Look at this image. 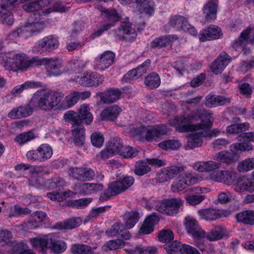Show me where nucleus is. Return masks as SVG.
<instances>
[{"mask_svg":"<svg viewBox=\"0 0 254 254\" xmlns=\"http://www.w3.org/2000/svg\"><path fill=\"white\" fill-rule=\"evenodd\" d=\"M123 144L122 140L119 137L111 139L106 146V148L100 152L101 157L108 158L113 155L118 154L121 151Z\"/></svg>","mask_w":254,"mask_h":254,"instance_id":"4468645a","label":"nucleus"},{"mask_svg":"<svg viewBox=\"0 0 254 254\" xmlns=\"http://www.w3.org/2000/svg\"><path fill=\"white\" fill-rule=\"evenodd\" d=\"M123 217L124 221V226L127 230L133 228L140 218L139 213L136 211L126 212Z\"/></svg>","mask_w":254,"mask_h":254,"instance_id":"473e14b6","label":"nucleus"},{"mask_svg":"<svg viewBox=\"0 0 254 254\" xmlns=\"http://www.w3.org/2000/svg\"><path fill=\"white\" fill-rule=\"evenodd\" d=\"M198 214L201 219L206 221H215L222 217H227L231 214V211L208 208L199 210Z\"/></svg>","mask_w":254,"mask_h":254,"instance_id":"0eeeda50","label":"nucleus"},{"mask_svg":"<svg viewBox=\"0 0 254 254\" xmlns=\"http://www.w3.org/2000/svg\"><path fill=\"white\" fill-rule=\"evenodd\" d=\"M42 162L49 159L53 154L52 148L47 144H41L38 147Z\"/></svg>","mask_w":254,"mask_h":254,"instance_id":"13d9d810","label":"nucleus"},{"mask_svg":"<svg viewBox=\"0 0 254 254\" xmlns=\"http://www.w3.org/2000/svg\"><path fill=\"white\" fill-rule=\"evenodd\" d=\"M121 92L118 89H111L101 94L100 100L105 104L112 103L118 100L121 97Z\"/></svg>","mask_w":254,"mask_h":254,"instance_id":"c85d7f7f","label":"nucleus"},{"mask_svg":"<svg viewBox=\"0 0 254 254\" xmlns=\"http://www.w3.org/2000/svg\"><path fill=\"white\" fill-rule=\"evenodd\" d=\"M237 222L250 226L254 225V210H244L235 215Z\"/></svg>","mask_w":254,"mask_h":254,"instance_id":"7c9ffc66","label":"nucleus"},{"mask_svg":"<svg viewBox=\"0 0 254 254\" xmlns=\"http://www.w3.org/2000/svg\"><path fill=\"white\" fill-rule=\"evenodd\" d=\"M230 61V57L226 53L222 52L211 64L210 68L212 71L216 74L221 73L228 65Z\"/></svg>","mask_w":254,"mask_h":254,"instance_id":"2eb2a0df","label":"nucleus"},{"mask_svg":"<svg viewBox=\"0 0 254 254\" xmlns=\"http://www.w3.org/2000/svg\"><path fill=\"white\" fill-rule=\"evenodd\" d=\"M68 173L70 178L83 182L93 180L95 175L92 169L86 167H70Z\"/></svg>","mask_w":254,"mask_h":254,"instance_id":"1a4fd4ad","label":"nucleus"},{"mask_svg":"<svg viewBox=\"0 0 254 254\" xmlns=\"http://www.w3.org/2000/svg\"><path fill=\"white\" fill-rule=\"evenodd\" d=\"M237 169L240 172L244 173L254 169V158L246 159L238 165Z\"/></svg>","mask_w":254,"mask_h":254,"instance_id":"864d4df0","label":"nucleus"},{"mask_svg":"<svg viewBox=\"0 0 254 254\" xmlns=\"http://www.w3.org/2000/svg\"><path fill=\"white\" fill-rule=\"evenodd\" d=\"M32 100L24 106H19L11 110L8 114V117L11 119H21L31 115L35 109L31 105Z\"/></svg>","mask_w":254,"mask_h":254,"instance_id":"6ab92c4d","label":"nucleus"},{"mask_svg":"<svg viewBox=\"0 0 254 254\" xmlns=\"http://www.w3.org/2000/svg\"><path fill=\"white\" fill-rule=\"evenodd\" d=\"M136 5V8L140 13H145L149 16L154 13L153 3L151 0H133Z\"/></svg>","mask_w":254,"mask_h":254,"instance_id":"cd10ccee","label":"nucleus"},{"mask_svg":"<svg viewBox=\"0 0 254 254\" xmlns=\"http://www.w3.org/2000/svg\"><path fill=\"white\" fill-rule=\"evenodd\" d=\"M211 123L210 126L204 128H201L199 130L200 135L203 136V137L216 136L219 134L220 131L216 128L212 129L210 131L209 129L212 126L213 120L212 119V114L211 115Z\"/></svg>","mask_w":254,"mask_h":254,"instance_id":"0e129e2a","label":"nucleus"},{"mask_svg":"<svg viewBox=\"0 0 254 254\" xmlns=\"http://www.w3.org/2000/svg\"><path fill=\"white\" fill-rule=\"evenodd\" d=\"M44 29L43 24L41 22L34 21L28 23L27 25L24 26V30L26 32L34 33L35 32H40Z\"/></svg>","mask_w":254,"mask_h":254,"instance_id":"bf43d9fd","label":"nucleus"},{"mask_svg":"<svg viewBox=\"0 0 254 254\" xmlns=\"http://www.w3.org/2000/svg\"><path fill=\"white\" fill-rule=\"evenodd\" d=\"M200 135L199 131L191 134L188 138L187 141V146L190 149H193L195 147H198L202 144V139Z\"/></svg>","mask_w":254,"mask_h":254,"instance_id":"8fccbe9b","label":"nucleus"},{"mask_svg":"<svg viewBox=\"0 0 254 254\" xmlns=\"http://www.w3.org/2000/svg\"><path fill=\"white\" fill-rule=\"evenodd\" d=\"M30 242L33 246L39 247L43 251L49 249L56 254L63 253L66 249V243L59 240L53 234H49L41 238H33L30 239Z\"/></svg>","mask_w":254,"mask_h":254,"instance_id":"f03ea898","label":"nucleus"},{"mask_svg":"<svg viewBox=\"0 0 254 254\" xmlns=\"http://www.w3.org/2000/svg\"><path fill=\"white\" fill-rule=\"evenodd\" d=\"M46 216V213L43 211H39L34 212L33 214V216L34 217V223H33V219H31L29 221V223L31 225L32 228H37L39 225V223L45 219Z\"/></svg>","mask_w":254,"mask_h":254,"instance_id":"69168bd1","label":"nucleus"},{"mask_svg":"<svg viewBox=\"0 0 254 254\" xmlns=\"http://www.w3.org/2000/svg\"><path fill=\"white\" fill-rule=\"evenodd\" d=\"M48 187L50 189L59 188L60 190L61 188H63L65 186L66 183L64 178L56 175L51 180L48 181Z\"/></svg>","mask_w":254,"mask_h":254,"instance_id":"6e6d98bb","label":"nucleus"},{"mask_svg":"<svg viewBox=\"0 0 254 254\" xmlns=\"http://www.w3.org/2000/svg\"><path fill=\"white\" fill-rule=\"evenodd\" d=\"M221 163L213 161L200 162L194 164L193 168L195 170L201 172H213L215 170L220 168Z\"/></svg>","mask_w":254,"mask_h":254,"instance_id":"c756f323","label":"nucleus"},{"mask_svg":"<svg viewBox=\"0 0 254 254\" xmlns=\"http://www.w3.org/2000/svg\"><path fill=\"white\" fill-rule=\"evenodd\" d=\"M150 136L151 141H152L155 137H159L162 135H165L169 131V128L168 126L165 125H155L153 126H149Z\"/></svg>","mask_w":254,"mask_h":254,"instance_id":"ea45409f","label":"nucleus"},{"mask_svg":"<svg viewBox=\"0 0 254 254\" xmlns=\"http://www.w3.org/2000/svg\"><path fill=\"white\" fill-rule=\"evenodd\" d=\"M46 71L49 76H59L62 73V61L57 58H45L44 60Z\"/></svg>","mask_w":254,"mask_h":254,"instance_id":"dca6fc26","label":"nucleus"},{"mask_svg":"<svg viewBox=\"0 0 254 254\" xmlns=\"http://www.w3.org/2000/svg\"><path fill=\"white\" fill-rule=\"evenodd\" d=\"M211 114L207 112L205 110H198L191 111L186 117L191 124L193 122L197 121L200 119L199 124H194V125H199L200 127L196 128V131L200 130L201 128L207 127L211 125Z\"/></svg>","mask_w":254,"mask_h":254,"instance_id":"39448f33","label":"nucleus"},{"mask_svg":"<svg viewBox=\"0 0 254 254\" xmlns=\"http://www.w3.org/2000/svg\"><path fill=\"white\" fill-rule=\"evenodd\" d=\"M224 235V231L221 226H215L208 233L206 238L210 241H216L222 239Z\"/></svg>","mask_w":254,"mask_h":254,"instance_id":"5fc2aeb1","label":"nucleus"},{"mask_svg":"<svg viewBox=\"0 0 254 254\" xmlns=\"http://www.w3.org/2000/svg\"><path fill=\"white\" fill-rule=\"evenodd\" d=\"M175 126L177 130L181 132L196 131L197 127H200L199 125L191 124L188 120L186 116L180 117L176 120Z\"/></svg>","mask_w":254,"mask_h":254,"instance_id":"b1692460","label":"nucleus"},{"mask_svg":"<svg viewBox=\"0 0 254 254\" xmlns=\"http://www.w3.org/2000/svg\"><path fill=\"white\" fill-rule=\"evenodd\" d=\"M121 111L120 108L118 106H112L104 109L100 114L103 120L114 121Z\"/></svg>","mask_w":254,"mask_h":254,"instance_id":"c9c22d12","label":"nucleus"},{"mask_svg":"<svg viewBox=\"0 0 254 254\" xmlns=\"http://www.w3.org/2000/svg\"><path fill=\"white\" fill-rule=\"evenodd\" d=\"M78 101V91H73L67 95L64 100L60 103V106L64 109H68L76 104Z\"/></svg>","mask_w":254,"mask_h":254,"instance_id":"58836bf2","label":"nucleus"},{"mask_svg":"<svg viewBox=\"0 0 254 254\" xmlns=\"http://www.w3.org/2000/svg\"><path fill=\"white\" fill-rule=\"evenodd\" d=\"M217 3L213 1H208L203 7V12L205 14V19L210 21L216 18Z\"/></svg>","mask_w":254,"mask_h":254,"instance_id":"e433bc0d","label":"nucleus"},{"mask_svg":"<svg viewBox=\"0 0 254 254\" xmlns=\"http://www.w3.org/2000/svg\"><path fill=\"white\" fill-rule=\"evenodd\" d=\"M120 150L121 151L118 154L124 158L134 157L138 154V151L136 149L129 146H123V144Z\"/></svg>","mask_w":254,"mask_h":254,"instance_id":"680f3d73","label":"nucleus"},{"mask_svg":"<svg viewBox=\"0 0 254 254\" xmlns=\"http://www.w3.org/2000/svg\"><path fill=\"white\" fill-rule=\"evenodd\" d=\"M151 171L147 161L140 160L136 162L134 166V173L138 176H143Z\"/></svg>","mask_w":254,"mask_h":254,"instance_id":"de8ad7c7","label":"nucleus"},{"mask_svg":"<svg viewBox=\"0 0 254 254\" xmlns=\"http://www.w3.org/2000/svg\"><path fill=\"white\" fill-rule=\"evenodd\" d=\"M120 150L121 151L118 154L124 158L134 157L138 154V151L136 149L129 146H123V144Z\"/></svg>","mask_w":254,"mask_h":254,"instance_id":"e2e57ef3","label":"nucleus"},{"mask_svg":"<svg viewBox=\"0 0 254 254\" xmlns=\"http://www.w3.org/2000/svg\"><path fill=\"white\" fill-rule=\"evenodd\" d=\"M251 33V29L247 28L244 30L241 34L238 40H236L233 44V47L235 50H238L239 49H243L244 53L247 55L250 53V49H244L243 48L249 39V36Z\"/></svg>","mask_w":254,"mask_h":254,"instance_id":"2f4dec72","label":"nucleus"},{"mask_svg":"<svg viewBox=\"0 0 254 254\" xmlns=\"http://www.w3.org/2000/svg\"><path fill=\"white\" fill-rule=\"evenodd\" d=\"M12 61L10 62V66L12 68L24 69L27 68V60L24 54H17L13 56Z\"/></svg>","mask_w":254,"mask_h":254,"instance_id":"a19ab883","label":"nucleus"},{"mask_svg":"<svg viewBox=\"0 0 254 254\" xmlns=\"http://www.w3.org/2000/svg\"><path fill=\"white\" fill-rule=\"evenodd\" d=\"M158 239L161 242L169 243L174 239V234L170 229L163 230L159 232Z\"/></svg>","mask_w":254,"mask_h":254,"instance_id":"338daca9","label":"nucleus"},{"mask_svg":"<svg viewBox=\"0 0 254 254\" xmlns=\"http://www.w3.org/2000/svg\"><path fill=\"white\" fill-rule=\"evenodd\" d=\"M134 182V179L133 177H125L122 180L110 183L108 186V191L111 195H117L130 188Z\"/></svg>","mask_w":254,"mask_h":254,"instance_id":"6e6552de","label":"nucleus"},{"mask_svg":"<svg viewBox=\"0 0 254 254\" xmlns=\"http://www.w3.org/2000/svg\"><path fill=\"white\" fill-rule=\"evenodd\" d=\"M96 8L102 12L101 15L110 22L115 23L121 19V16L114 9H107L101 5H97Z\"/></svg>","mask_w":254,"mask_h":254,"instance_id":"f704fd0d","label":"nucleus"},{"mask_svg":"<svg viewBox=\"0 0 254 254\" xmlns=\"http://www.w3.org/2000/svg\"><path fill=\"white\" fill-rule=\"evenodd\" d=\"M183 203V200L179 197L172 198L156 202L155 206L158 212L168 215H173L178 212Z\"/></svg>","mask_w":254,"mask_h":254,"instance_id":"20e7f679","label":"nucleus"},{"mask_svg":"<svg viewBox=\"0 0 254 254\" xmlns=\"http://www.w3.org/2000/svg\"><path fill=\"white\" fill-rule=\"evenodd\" d=\"M103 76L99 74L93 72L81 77L79 82L80 84L85 86H97L103 83Z\"/></svg>","mask_w":254,"mask_h":254,"instance_id":"5701e85b","label":"nucleus"},{"mask_svg":"<svg viewBox=\"0 0 254 254\" xmlns=\"http://www.w3.org/2000/svg\"><path fill=\"white\" fill-rule=\"evenodd\" d=\"M129 132L131 135L139 140L144 139L147 141H151L149 126L142 125L136 128H131Z\"/></svg>","mask_w":254,"mask_h":254,"instance_id":"393cba45","label":"nucleus"},{"mask_svg":"<svg viewBox=\"0 0 254 254\" xmlns=\"http://www.w3.org/2000/svg\"><path fill=\"white\" fill-rule=\"evenodd\" d=\"M230 102V100L224 96L209 95L206 97L205 105L209 108H212L213 107L223 106Z\"/></svg>","mask_w":254,"mask_h":254,"instance_id":"72a5a7b5","label":"nucleus"},{"mask_svg":"<svg viewBox=\"0 0 254 254\" xmlns=\"http://www.w3.org/2000/svg\"><path fill=\"white\" fill-rule=\"evenodd\" d=\"M222 35L221 29L217 26L211 25L206 29L202 30L199 35V38L201 42L206 40H212L219 38Z\"/></svg>","mask_w":254,"mask_h":254,"instance_id":"aec40b11","label":"nucleus"},{"mask_svg":"<svg viewBox=\"0 0 254 254\" xmlns=\"http://www.w3.org/2000/svg\"><path fill=\"white\" fill-rule=\"evenodd\" d=\"M196 181V179L190 173H186L179 175L173 182L171 189L173 192L183 190L190 185L195 183Z\"/></svg>","mask_w":254,"mask_h":254,"instance_id":"f8f14e48","label":"nucleus"},{"mask_svg":"<svg viewBox=\"0 0 254 254\" xmlns=\"http://www.w3.org/2000/svg\"><path fill=\"white\" fill-rule=\"evenodd\" d=\"M39 86V83L27 81L23 84L15 86L11 91V94L16 97L19 95L24 90L28 88H35Z\"/></svg>","mask_w":254,"mask_h":254,"instance_id":"09e8293b","label":"nucleus"},{"mask_svg":"<svg viewBox=\"0 0 254 254\" xmlns=\"http://www.w3.org/2000/svg\"><path fill=\"white\" fill-rule=\"evenodd\" d=\"M81 223L80 218H71L59 224V228L60 229H71L78 227Z\"/></svg>","mask_w":254,"mask_h":254,"instance_id":"4d7b16f0","label":"nucleus"},{"mask_svg":"<svg viewBox=\"0 0 254 254\" xmlns=\"http://www.w3.org/2000/svg\"><path fill=\"white\" fill-rule=\"evenodd\" d=\"M157 251V248L155 247L144 248L141 246H138L128 250V252L132 254H155Z\"/></svg>","mask_w":254,"mask_h":254,"instance_id":"3c124183","label":"nucleus"},{"mask_svg":"<svg viewBox=\"0 0 254 254\" xmlns=\"http://www.w3.org/2000/svg\"><path fill=\"white\" fill-rule=\"evenodd\" d=\"M170 25L178 30H182L186 32H189L190 34L195 36L197 31L195 28L190 25L187 18L181 15H175L172 16L170 20Z\"/></svg>","mask_w":254,"mask_h":254,"instance_id":"9d476101","label":"nucleus"},{"mask_svg":"<svg viewBox=\"0 0 254 254\" xmlns=\"http://www.w3.org/2000/svg\"><path fill=\"white\" fill-rule=\"evenodd\" d=\"M115 58V54L110 51L104 52L96 61V68L103 71L110 66L114 63Z\"/></svg>","mask_w":254,"mask_h":254,"instance_id":"f3484780","label":"nucleus"},{"mask_svg":"<svg viewBox=\"0 0 254 254\" xmlns=\"http://www.w3.org/2000/svg\"><path fill=\"white\" fill-rule=\"evenodd\" d=\"M240 143H235L232 144L230 148L231 151H249L253 149V146L251 143L249 142L240 141Z\"/></svg>","mask_w":254,"mask_h":254,"instance_id":"603ef678","label":"nucleus"},{"mask_svg":"<svg viewBox=\"0 0 254 254\" xmlns=\"http://www.w3.org/2000/svg\"><path fill=\"white\" fill-rule=\"evenodd\" d=\"M74 190L80 194L88 195L92 194L91 183H78L75 185Z\"/></svg>","mask_w":254,"mask_h":254,"instance_id":"774afa93","label":"nucleus"},{"mask_svg":"<svg viewBox=\"0 0 254 254\" xmlns=\"http://www.w3.org/2000/svg\"><path fill=\"white\" fill-rule=\"evenodd\" d=\"M96 248L84 244H76L72 246L70 251L72 254H94L93 250Z\"/></svg>","mask_w":254,"mask_h":254,"instance_id":"a18cd8bd","label":"nucleus"},{"mask_svg":"<svg viewBox=\"0 0 254 254\" xmlns=\"http://www.w3.org/2000/svg\"><path fill=\"white\" fill-rule=\"evenodd\" d=\"M72 127L71 131L75 144L78 146L83 145L85 140L84 127L82 125H72Z\"/></svg>","mask_w":254,"mask_h":254,"instance_id":"bb28decb","label":"nucleus"},{"mask_svg":"<svg viewBox=\"0 0 254 254\" xmlns=\"http://www.w3.org/2000/svg\"><path fill=\"white\" fill-rule=\"evenodd\" d=\"M158 145L164 150H175L179 148L181 146V144L177 140H168L159 143Z\"/></svg>","mask_w":254,"mask_h":254,"instance_id":"052dcab7","label":"nucleus"},{"mask_svg":"<svg viewBox=\"0 0 254 254\" xmlns=\"http://www.w3.org/2000/svg\"><path fill=\"white\" fill-rule=\"evenodd\" d=\"M64 97V94L62 92L39 90L31 98V105L35 111H50L59 105Z\"/></svg>","mask_w":254,"mask_h":254,"instance_id":"f257e3e1","label":"nucleus"},{"mask_svg":"<svg viewBox=\"0 0 254 254\" xmlns=\"http://www.w3.org/2000/svg\"><path fill=\"white\" fill-rule=\"evenodd\" d=\"M38 48L42 52H50L57 48L58 41L53 35H49L39 40L38 43Z\"/></svg>","mask_w":254,"mask_h":254,"instance_id":"4be33fe9","label":"nucleus"},{"mask_svg":"<svg viewBox=\"0 0 254 254\" xmlns=\"http://www.w3.org/2000/svg\"><path fill=\"white\" fill-rule=\"evenodd\" d=\"M106 234L110 237H117L119 238L128 240L130 238V233L120 223H116L106 231Z\"/></svg>","mask_w":254,"mask_h":254,"instance_id":"a211bd4d","label":"nucleus"},{"mask_svg":"<svg viewBox=\"0 0 254 254\" xmlns=\"http://www.w3.org/2000/svg\"><path fill=\"white\" fill-rule=\"evenodd\" d=\"M161 80L159 75L155 72H151L146 76L144 80L145 85L149 89L158 88L160 85Z\"/></svg>","mask_w":254,"mask_h":254,"instance_id":"c03bdc74","label":"nucleus"},{"mask_svg":"<svg viewBox=\"0 0 254 254\" xmlns=\"http://www.w3.org/2000/svg\"><path fill=\"white\" fill-rule=\"evenodd\" d=\"M87 105L83 104L79 107L78 112L72 110L66 112L64 115V119L66 122L72 125H90L93 121V117Z\"/></svg>","mask_w":254,"mask_h":254,"instance_id":"7ed1b4c3","label":"nucleus"},{"mask_svg":"<svg viewBox=\"0 0 254 254\" xmlns=\"http://www.w3.org/2000/svg\"><path fill=\"white\" fill-rule=\"evenodd\" d=\"M250 124L248 123L235 124L228 126L227 131L230 134H241L248 130Z\"/></svg>","mask_w":254,"mask_h":254,"instance_id":"49530a36","label":"nucleus"},{"mask_svg":"<svg viewBox=\"0 0 254 254\" xmlns=\"http://www.w3.org/2000/svg\"><path fill=\"white\" fill-rule=\"evenodd\" d=\"M184 244L178 241H174L170 244L163 246L168 254H183Z\"/></svg>","mask_w":254,"mask_h":254,"instance_id":"37998d69","label":"nucleus"},{"mask_svg":"<svg viewBox=\"0 0 254 254\" xmlns=\"http://www.w3.org/2000/svg\"><path fill=\"white\" fill-rule=\"evenodd\" d=\"M236 157V154L234 152L222 151L215 154L214 159L229 164L235 160Z\"/></svg>","mask_w":254,"mask_h":254,"instance_id":"79ce46f5","label":"nucleus"},{"mask_svg":"<svg viewBox=\"0 0 254 254\" xmlns=\"http://www.w3.org/2000/svg\"><path fill=\"white\" fill-rule=\"evenodd\" d=\"M210 178L216 182L231 185L236 179L237 176L236 174L232 171L221 170L213 171L210 174Z\"/></svg>","mask_w":254,"mask_h":254,"instance_id":"ddd939ff","label":"nucleus"},{"mask_svg":"<svg viewBox=\"0 0 254 254\" xmlns=\"http://www.w3.org/2000/svg\"><path fill=\"white\" fill-rule=\"evenodd\" d=\"M185 225L187 232L191 234L194 238L204 237V232L194 219L190 217L186 218Z\"/></svg>","mask_w":254,"mask_h":254,"instance_id":"412c9836","label":"nucleus"},{"mask_svg":"<svg viewBox=\"0 0 254 254\" xmlns=\"http://www.w3.org/2000/svg\"><path fill=\"white\" fill-rule=\"evenodd\" d=\"M186 167L184 165H172L164 168L158 174L161 182H167L184 172Z\"/></svg>","mask_w":254,"mask_h":254,"instance_id":"9b49d317","label":"nucleus"},{"mask_svg":"<svg viewBox=\"0 0 254 254\" xmlns=\"http://www.w3.org/2000/svg\"><path fill=\"white\" fill-rule=\"evenodd\" d=\"M234 190L237 192H252L254 190L253 182L247 177L243 176L238 179Z\"/></svg>","mask_w":254,"mask_h":254,"instance_id":"a878e982","label":"nucleus"},{"mask_svg":"<svg viewBox=\"0 0 254 254\" xmlns=\"http://www.w3.org/2000/svg\"><path fill=\"white\" fill-rule=\"evenodd\" d=\"M114 36L119 40H125L128 42L134 41L137 34L131 28V24L127 22H123L121 26L114 31Z\"/></svg>","mask_w":254,"mask_h":254,"instance_id":"423d86ee","label":"nucleus"},{"mask_svg":"<svg viewBox=\"0 0 254 254\" xmlns=\"http://www.w3.org/2000/svg\"><path fill=\"white\" fill-rule=\"evenodd\" d=\"M2 1L0 3V18L3 24L10 25L13 23V16L11 13L8 10L13 8L14 4L8 7H4L1 6Z\"/></svg>","mask_w":254,"mask_h":254,"instance_id":"4c0bfd02","label":"nucleus"}]
</instances>
